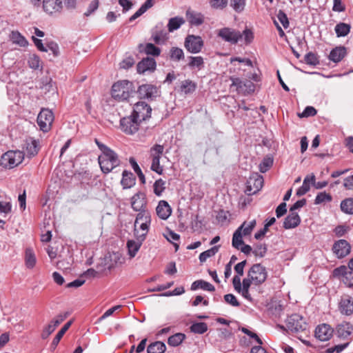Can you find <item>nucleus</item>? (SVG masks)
I'll return each mask as SVG.
<instances>
[{
	"mask_svg": "<svg viewBox=\"0 0 353 353\" xmlns=\"http://www.w3.org/2000/svg\"><path fill=\"white\" fill-rule=\"evenodd\" d=\"M185 339V335L184 334L176 333L168 338V343L170 346L176 347L179 345Z\"/></svg>",
	"mask_w": 353,
	"mask_h": 353,
	"instance_id": "nucleus-41",
	"label": "nucleus"
},
{
	"mask_svg": "<svg viewBox=\"0 0 353 353\" xmlns=\"http://www.w3.org/2000/svg\"><path fill=\"white\" fill-rule=\"evenodd\" d=\"M136 178H122L121 183L124 189L130 188L135 185Z\"/></svg>",
	"mask_w": 353,
	"mask_h": 353,
	"instance_id": "nucleus-63",
	"label": "nucleus"
},
{
	"mask_svg": "<svg viewBox=\"0 0 353 353\" xmlns=\"http://www.w3.org/2000/svg\"><path fill=\"white\" fill-rule=\"evenodd\" d=\"M339 310L343 314L350 315L353 313V299L345 295L342 296L339 303Z\"/></svg>",
	"mask_w": 353,
	"mask_h": 353,
	"instance_id": "nucleus-17",
	"label": "nucleus"
},
{
	"mask_svg": "<svg viewBox=\"0 0 353 353\" xmlns=\"http://www.w3.org/2000/svg\"><path fill=\"white\" fill-rule=\"evenodd\" d=\"M140 123L141 122L132 114L129 117L121 119L120 121V125L122 131L125 134H132L139 130Z\"/></svg>",
	"mask_w": 353,
	"mask_h": 353,
	"instance_id": "nucleus-10",
	"label": "nucleus"
},
{
	"mask_svg": "<svg viewBox=\"0 0 353 353\" xmlns=\"http://www.w3.org/2000/svg\"><path fill=\"white\" fill-rule=\"evenodd\" d=\"M156 212L161 219L166 220L171 215L172 209L168 203L163 200L159 201Z\"/></svg>",
	"mask_w": 353,
	"mask_h": 353,
	"instance_id": "nucleus-20",
	"label": "nucleus"
},
{
	"mask_svg": "<svg viewBox=\"0 0 353 353\" xmlns=\"http://www.w3.org/2000/svg\"><path fill=\"white\" fill-rule=\"evenodd\" d=\"M286 325L292 332H298L307 328V324L303 317L298 314H293L286 320Z\"/></svg>",
	"mask_w": 353,
	"mask_h": 353,
	"instance_id": "nucleus-11",
	"label": "nucleus"
},
{
	"mask_svg": "<svg viewBox=\"0 0 353 353\" xmlns=\"http://www.w3.org/2000/svg\"><path fill=\"white\" fill-rule=\"evenodd\" d=\"M23 149L25 150L26 154L28 158L36 156L40 150L39 140L32 138L27 139L23 146Z\"/></svg>",
	"mask_w": 353,
	"mask_h": 353,
	"instance_id": "nucleus-14",
	"label": "nucleus"
},
{
	"mask_svg": "<svg viewBox=\"0 0 353 353\" xmlns=\"http://www.w3.org/2000/svg\"><path fill=\"white\" fill-rule=\"evenodd\" d=\"M273 164V159L270 157L265 158L259 165L261 172L265 173Z\"/></svg>",
	"mask_w": 353,
	"mask_h": 353,
	"instance_id": "nucleus-51",
	"label": "nucleus"
},
{
	"mask_svg": "<svg viewBox=\"0 0 353 353\" xmlns=\"http://www.w3.org/2000/svg\"><path fill=\"white\" fill-rule=\"evenodd\" d=\"M159 89L151 84H143L138 88L137 94L139 99L152 101L159 96Z\"/></svg>",
	"mask_w": 353,
	"mask_h": 353,
	"instance_id": "nucleus-9",
	"label": "nucleus"
},
{
	"mask_svg": "<svg viewBox=\"0 0 353 353\" xmlns=\"http://www.w3.org/2000/svg\"><path fill=\"white\" fill-rule=\"evenodd\" d=\"M347 54L346 48L344 46H337L332 49L328 56L330 61L334 63L340 62Z\"/></svg>",
	"mask_w": 353,
	"mask_h": 353,
	"instance_id": "nucleus-22",
	"label": "nucleus"
},
{
	"mask_svg": "<svg viewBox=\"0 0 353 353\" xmlns=\"http://www.w3.org/2000/svg\"><path fill=\"white\" fill-rule=\"evenodd\" d=\"M62 8L61 0H43V9L49 14L59 12Z\"/></svg>",
	"mask_w": 353,
	"mask_h": 353,
	"instance_id": "nucleus-16",
	"label": "nucleus"
},
{
	"mask_svg": "<svg viewBox=\"0 0 353 353\" xmlns=\"http://www.w3.org/2000/svg\"><path fill=\"white\" fill-rule=\"evenodd\" d=\"M185 20L183 17H175L170 18L168 23V29L170 32H172L174 30H178L183 23Z\"/></svg>",
	"mask_w": 353,
	"mask_h": 353,
	"instance_id": "nucleus-30",
	"label": "nucleus"
},
{
	"mask_svg": "<svg viewBox=\"0 0 353 353\" xmlns=\"http://www.w3.org/2000/svg\"><path fill=\"white\" fill-rule=\"evenodd\" d=\"M349 230V227L345 225H338L334 228V232L338 237H341L344 236L345 234Z\"/></svg>",
	"mask_w": 353,
	"mask_h": 353,
	"instance_id": "nucleus-64",
	"label": "nucleus"
},
{
	"mask_svg": "<svg viewBox=\"0 0 353 353\" xmlns=\"http://www.w3.org/2000/svg\"><path fill=\"white\" fill-rule=\"evenodd\" d=\"M243 236L242 232H239L237 230H235L232 241V245L234 248L239 250L240 247L243 245Z\"/></svg>",
	"mask_w": 353,
	"mask_h": 353,
	"instance_id": "nucleus-43",
	"label": "nucleus"
},
{
	"mask_svg": "<svg viewBox=\"0 0 353 353\" xmlns=\"http://www.w3.org/2000/svg\"><path fill=\"white\" fill-rule=\"evenodd\" d=\"M216 35L223 41L231 44H236L242 39V34L240 31L228 27L219 29Z\"/></svg>",
	"mask_w": 353,
	"mask_h": 353,
	"instance_id": "nucleus-4",
	"label": "nucleus"
},
{
	"mask_svg": "<svg viewBox=\"0 0 353 353\" xmlns=\"http://www.w3.org/2000/svg\"><path fill=\"white\" fill-rule=\"evenodd\" d=\"M196 83L190 79L181 82L180 90L185 94H191L195 91Z\"/></svg>",
	"mask_w": 353,
	"mask_h": 353,
	"instance_id": "nucleus-29",
	"label": "nucleus"
},
{
	"mask_svg": "<svg viewBox=\"0 0 353 353\" xmlns=\"http://www.w3.org/2000/svg\"><path fill=\"white\" fill-rule=\"evenodd\" d=\"M145 205V195L143 192H137L131 199V205L132 209L135 211L143 210Z\"/></svg>",
	"mask_w": 353,
	"mask_h": 353,
	"instance_id": "nucleus-18",
	"label": "nucleus"
},
{
	"mask_svg": "<svg viewBox=\"0 0 353 353\" xmlns=\"http://www.w3.org/2000/svg\"><path fill=\"white\" fill-rule=\"evenodd\" d=\"M220 245H214V247L211 248L210 249L201 252L199 255V261L201 263H203L206 261V260L214 256L219 251Z\"/></svg>",
	"mask_w": 353,
	"mask_h": 353,
	"instance_id": "nucleus-39",
	"label": "nucleus"
},
{
	"mask_svg": "<svg viewBox=\"0 0 353 353\" xmlns=\"http://www.w3.org/2000/svg\"><path fill=\"white\" fill-rule=\"evenodd\" d=\"M230 6L236 12H241L245 8V0H230Z\"/></svg>",
	"mask_w": 353,
	"mask_h": 353,
	"instance_id": "nucleus-48",
	"label": "nucleus"
},
{
	"mask_svg": "<svg viewBox=\"0 0 353 353\" xmlns=\"http://www.w3.org/2000/svg\"><path fill=\"white\" fill-rule=\"evenodd\" d=\"M332 199V196L330 194H327L325 192H319L314 200L315 204H320L324 202H330Z\"/></svg>",
	"mask_w": 353,
	"mask_h": 353,
	"instance_id": "nucleus-46",
	"label": "nucleus"
},
{
	"mask_svg": "<svg viewBox=\"0 0 353 353\" xmlns=\"http://www.w3.org/2000/svg\"><path fill=\"white\" fill-rule=\"evenodd\" d=\"M267 252V247L265 244L259 243L254 246L252 251L256 256L263 257Z\"/></svg>",
	"mask_w": 353,
	"mask_h": 353,
	"instance_id": "nucleus-49",
	"label": "nucleus"
},
{
	"mask_svg": "<svg viewBox=\"0 0 353 353\" xmlns=\"http://www.w3.org/2000/svg\"><path fill=\"white\" fill-rule=\"evenodd\" d=\"M208 325L204 322L193 323L190 327L191 332L198 334H202L208 330Z\"/></svg>",
	"mask_w": 353,
	"mask_h": 353,
	"instance_id": "nucleus-38",
	"label": "nucleus"
},
{
	"mask_svg": "<svg viewBox=\"0 0 353 353\" xmlns=\"http://www.w3.org/2000/svg\"><path fill=\"white\" fill-rule=\"evenodd\" d=\"M305 61L307 64L312 65H316L319 63L317 56L313 52L306 54Z\"/></svg>",
	"mask_w": 353,
	"mask_h": 353,
	"instance_id": "nucleus-53",
	"label": "nucleus"
},
{
	"mask_svg": "<svg viewBox=\"0 0 353 353\" xmlns=\"http://www.w3.org/2000/svg\"><path fill=\"white\" fill-rule=\"evenodd\" d=\"M138 242H136L132 240H130L127 243V247L128 249V254L130 256V258H133L137 254V252L140 249L142 241H141V239L139 237H137Z\"/></svg>",
	"mask_w": 353,
	"mask_h": 353,
	"instance_id": "nucleus-31",
	"label": "nucleus"
},
{
	"mask_svg": "<svg viewBox=\"0 0 353 353\" xmlns=\"http://www.w3.org/2000/svg\"><path fill=\"white\" fill-rule=\"evenodd\" d=\"M186 16L188 21L191 25L200 26L203 23V16L199 12L188 10Z\"/></svg>",
	"mask_w": 353,
	"mask_h": 353,
	"instance_id": "nucleus-26",
	"label": "nucleus"
},
{
	"mask_svg": "<svg viewBox=\"0 0 353 353\" xmlns=\"http://www.w3.org/2000/svg\"><path fill=\"white\" fill-rule=\"evenodd\" d=\"M129 163L134 172L137 174V176H145L134 157H130L129 159Z\"/></svg>",
	"mask_w": 353,
	"mask_h": 353,
	"instance_id": "nucleus-58",
	"label": "nucleus"
},
{
	"mask_svg": "<svg viewBox=\"0 0 353 353\" xmlns=\"http://www.w3.org/2000/svg\"><path fill=\"white\" fill-rule=\"evenodd\" d=\"M54 121V114L48 109H42L37 117V124L40 130L44 132H48Z\"/></svg>",
	"mask_w": 353,
	"mask_h": 353,
	"instance_id": "nucleus-7",
	"label": "nucleus"
},
{
	"mask_svg": "<svg viewBox=\"0 0 353 353\" xmlns=\"http://www.w3.org/2000/svg\"><path fill=\"white\" fill-rule=\"evenodd\" d=\"M315 179L305 178L303 185L297 190L296 194L299 196L305 194L310 190V186L313 185V180Z\"/></svg>",
	"mask_w": 353,
	"mask_h": 353,
	"instance_id": "nucleus-35",
	"label": "nucleus"
},
{
	"mask_svg": "<svg viewBox=\"0 0 353 353\" xmlns=\"http://www.w3.org/2000/svg\"><path fill=\"white\" fill-rule=\"evenodd\" d=\"M72 323V321H70L67 322L62 327L61 329L58 332V333L56 334L54 338L52 340V342L51 343V348L54 350L57 345L59 344L60 340L63 337V336L65 334V333L68 331V330L70 328Z\"/></svg>",
	"mask_w": 353,
	"mask_h": 353,
	"instance_id": "nucleus-27",
	"label": "nucleus"
},
{
	"mask_svg": "<svg viewBox=\"0 0 353 353\" xmlns=\"http://www.w3.org/2000/svg\"><path fill=\"white\" fill-rule=\"evenodd\" d=\"M255 85L250 81H245L243 82V88L240 92H243L244 94H251L254 92Z\"/></svg>",
	"mask_w": 353,
	"mask_h": 353,
	"instance_id": "nucleus-50",
	"label": "nucleus"
},
{
	"mask_svg": "<svg viewBox=\"0 0 353 353\" xmlns=\"http://www.w3.org/2000/svg\"><path fill=\"white\" fill-rule=\"evenodd\" d=\"M301 223V218L297 212L290 211V214L283 221L285 229H292L297 227Z\"/></svg>",
	"mask_w": 353,
	"mask_h": 353,
	"instance_id": "nucleus-19",
	"label": "nucleus"
},
{
	"mask_svg": "<svg viewBox=\"0 0 353 353\" xmlns=\"http://www.w3.org/2000/svg\"><path fill=\"white\" fill-rule=\"evenodd\" d=\"M334 274L336 276H343L345 279H347V275L349 274L351 275L352 272L347 271V268L345 265H341L334 270Z\"/></svg>",
	"mask_w": 353,
	"mask_h": 353,
	"instance_id": "nucleus-62",
	"label": "nucleus"
},
{
	"mask_svg": "<svg viewBox=\"0 0 353 353\" xmlns=\"http://www.w3.org/2000/svg\"><path fill=\"white\" fill-rule=\"evenodd\" d=\"M350 243L344 239L336 241L332 246V251L338 259L345 257L350 253Z\"/></svg>",
	"mask_w": 353,
	"mask_h": 353,
	"instance_id": "nucleus-12",
	"label": "nucleus"
},
{
	"mask_svg": "<svg viewBox=\"0 0 353 353\" xmlns=\"http://www.w3.org/2000/svg\"><path fill=\"white\" fill-rule=\"evenodd\" d=\"M154 192L157 196H161L166 188V182L162 179H159L154 183Z\"/></svg>",
	"mask_w": 353,
	"mask_h": 353,
	"instance_id": "nucleus-45",
	"label": "nucleus"
},
{
	"mask_svg": "<svg viewBox=\"0 0 353 353\" xmlns=\"http://www.w3.org/2000/svg\"><path fill=\"white\" fill-rule=\"evenodd\" d=\"M353 330V325L347 322H343L336 327V335L343 339L348 337Z\"/></svg>",
	"mask_w": 353,
	"mask_h": 353,
	"instance_id": "nucleus-24",
	"label": "nucleus"
},
{
	"mask_svg": "<svg viewBox=\"0 0 353 353\" xmlns=\"http://www.w3.org/2000/svg\"><path fill=\"white\" fill-rule=\"evenodd\" d=\"M10 39L13 43L17 44L21 47H26L28 42L26 38L18 31H12L10 34Z\"/></svg>",
	"mask_w": 353,
	"mask_h": 353,
	"instance_id": "nucleus-33",
	"label": "nucleus"
},
{
	"mask_svg": "<svg viewBox=\"0 0 353 353\" xmlns=\"http://www.w3.org/2000/svg\"><path fill=\"white\" fill-rule=\"evenodd\" d=\"M341 210L348 214H353V199L348 198L345 199L341 203Z\"/></svg>",
	"mask_w": 353,
	"mask_h": 353,
	"instance_id": "nucleus-42",
	"label": "nucleus"
},
{
	"mask_svg": "<svg viewBox=\"0 0 353 353\" xmlns=\"http://www.w3.org/2000/svg\"><path fill=\"white\" fill-rule=\"evenodd\" d=\"M156 68V62L153 58L147 57L143 59L137 64V72L140 74H143L146 71H152Z\"/></svg>",
	"mask_w": 353,
	"mask_h": 353,
	"instance_id": "nucleus-21",
	"label": "nucleus"
},
{
	"mask_svg": "<svg viewBox=\"0 0 353 353\" xmlns=\"http://www.w3.org/2000/svg\"><path fill=\"white\" fill-rule=\"evenodd\" d=\"M333 329L328 324L323 323L316 327L315 336L321 341H328L333 334Z\"/></svg>",
	"mask_w": 353,
	"mask_h": 353,
	"instance_id": "nucleus-15",
	"label": "nucleus"
},
{
	"mask_svg": "<svg viewBox=\"0 0 353 353\" xmlns=\"http://www.w3.org/2000/svg\"><path fill=\"white\" fill-rule=\"evenodd\" d=\"M139 212L137 214L136 220L134 221L135 231L137 230V228L139 223L151 222L150 214L148 211L143 210Z\"/></svg>",
	"mask_w": 353,
	"mask_h": 353,
	"instance_id": "nucleus-32",
	"label": "nucleus"
},
{
	"mask_svg": "<svg viewBox=\"0 0 353 353\" xmlns=\"http://www.w3.org/2000/svg\"><path fill=\"white\" fill-rule=\"evenodd\" d=\"M248 276L254 282L255 285H259L265 281L268 272L264 266L260 263H256L250 268Z\"/></svg>",
	"mask_w": 353,
	"mask_h": 353,
	"instance_id": "nucleus-5",
	"label": "nucleus"
},
{
	"mask_svg": "<svg viewBox=\"0 0 353 353\" xmlns=\"http://www.w3.org/2000/svg\"><path fill=\"white\" fill-rule=\"evenodd\" d=\"M159 159L158 158H152V164H151V170L154 171L157 174H163V167L159 165Z\"/></svg>",
	"mask_w": 353,
	"mask_h": 353,
	"instance_id": "nucleus-56",
	"label": "nucleus"
},
{
	"mask_svg": "<svg viewBox=\"0 0 353 353\" xmlns=\"http://www.w3.org/2000/svg\"><path fill=\"white\" fill-rule=\"evenodd\" d=\"M132 92V83L128 80L117 81L112 87V96L118 101L127 100Z\"/></svg>",
	"mask_w": 353,
	"mask_h": 353,
	"instance_id": "nucleus-1",
	"label": "nucleus"
},
{
	"mask_svg": "<svg viewBox=\"0 0 353 353\" xmlns=\"http://www.w3.org/2000/svg\"><path fill=\"white\" fill-rule=\"evenodd\" d=\"M152 108L145 102L139 101L134 104L132 115L140 122L151 117Z\"/></svg>",
	"mask_w": 353,
	"mask_h": 353,
	"instance_id": "nucleus-8",
	"label": "nucleus"
},
{
	"mask_svg": "<svg viewBox=\"0 0 353 353\" xmlns=\"http://www.w3.org/2000/svg\"><path fill=\"white\" fill-rule=\"evenodd\" d=\"M57 326L50 321L49 324L46 325L42 331L41 336L43 339H47L56 329Z\"/></svg>",
	"mask_w": 353,
	"mask_h": 353,
	"instance_id": "nucleus-47",
	"label": "nucleus"
},
{
	"mask_svg": "<svg viewBox=\"0 0 353 353\" xmlns=\"http://www.w3.org/2000/svg\"><path fill=\"white\" fill-rule=\"evenodd\" d=\"M145 51L147 54H151L154 56H158L161 52L160 49L152 43H147L145 46Z\"/></svg>",
	"mask_w": 353,
	"mask_h": 353,
	"instance_id": "nucleus-55",
	"label": "nucleus"
},
{
	"mask_svg": "<svg viewBox=\"0 0 353 353\" xmlns=\"http://www.w3.org/2000/svg\"><path fill=\"white\" fill-rule=\"evenodd\" d=\"M170 57L172 60L179 61L184 59V53L182 49L177 47H172L170 49Z\"/></svg>",
	"mask_w": 353,
	"mask_h": 353,
	"instance_id": "nucleus-44",
	"label": "nucleus"
},
{
	"mask_svg": "<svg viewBox=\"0 0 353 353\" xmlns=\"http://www.w3.org/2000/svg\"><path fill=\"white\" fill-rule=\"evenodd\" d=\"M256 224V220L254 219L250 222L244 221L240 227H239L236 230L239 231V232H242V234L244 236L250 235L252 230L255 228Z\"/></svg>",
	"mask_w": 353,
	"mask_h": 353,
	"instance_id": "nucleus-28",
	"label": "nucleus"
},
{
	"mask_svg": "<svg viewBox=\"0 0 353 353\" xmlns=\"http://www.w3.org/2000/svg\"><path fill=\"white\" fill-rule=\"evenodd\" d=\"M150 224V223H141L138 225V226L143 232L141 234H137V236L139 237V239H141V241H144L145 236L148 232Z\"/></svg>",
	"mask_w": 353,
	"mask_h": 353,
	"instance_id": "nucleus-60",
	"label": "nucleus"
},
{
	"mask_svg": "<svg viewBox=\"0 0 353 353\" xmlns=\"http://www.w3.org/2000/svg\"><path fill=\"white\" fill-rule=\"evenodd\" d=\"M263 183V178H248L245 183V192L248 195L256 194L262 188Z\"/></svg>",
	"mask_w": 353,
	"mask_h": 353,
	"instance_id": "nucleus-13",
	"label": "nucleus"
},
{
	"mask_svg": "<svg viewBox=\"0 0 353 353\" xmlns=\"http://www.w3.org/2000/svg\"><path fill=\"white\" fill-rule=\"evenodd\" d=\"M350 25L345 23H339L335 26V32L338 37L347 36L350 31Z\"/></svg>",
	"mask_w": 353,
	"mask_h": 353,
	"instance_id": "nucleus-37",
	"label": "nucleus"
},
{
	"mask_svg": "<svg viewBox=\"0 0 353 353\" xmlns=\"http://www.w3.org/2000/svg\"><path fill=\"white\" fill-rule=\"evenodd\" d=\"M203 41L200 36L188 34L185 39L184 46L186 50L192 54H196L201 51L203 47Z\"/></svg>",
	"mask_w": 353,
	"mask_h": 353,
	"instance_id": "nucleus-6",
	"label": "nucleus"
},
{
	"mask_svg": "<svg viewBox=\"0 0 353 353\" xmlns=\"http://www.w3.org/2000/svg\"><path fill=\"white\" fill-rule=\"evenodd\" d=\"M25 261L26 265L28 268H32L35 265L36 257L32 249L27 248L26 250Z\"/></svg>",
	"mask_w": 353,
	"mask_h": 353,
	"instance_id": "nucleus-40",
	"label": "nucleus"
},
{
	"mask_svg": "<svg viewBox=\"0 0 353 353\" xmlns=\"http://www.w3.org/2000/svg\"><path fill=\"white\" fill-rule=\"evenodd\" d=\"M101 171L108 174L119 165L120 161L117 154L112 150L108 153L102 154L98 158Z\"/></svg>",
	"mask_w": 353,
	"mask_h": 353,
	"instance_id": "nucleus-2",
	"label": "nucleus"
},
{
	"mask_svg": "<svg viewBox=\"0 0 353 353\" xmlns=\"http://www.w3.org/2000/svg\"><path fill=\"white\" fill-rule=\"evenodd\" d=\"M25 154L20 150H10L4 153L1 158V165L8 169L19 165L24 159Z\"/></svg>",
	"mask_w": 353,
	"mask_h": 353,
	"instance_id": "nucleus-3",
	"label": "nucleus"
},
{
	"mask_svg": "<svg viewBox=\"0 0 353 353\" xmlns=\"http://www.w3.org/2000/svg\"><path fill=\"white\" fill-rule=\"evenodd\" d=\"M163 152V146L161 145H155L150 149V155L152 158L160 159Z\"/></svg>",
	"mask_w": 353,
	"mask_h": 353,
	"instance_id": "nucleus-52",
	"label": "nucleus"
},
{
	"mask_svg": "<svg viewBox=\"0 0 353 353\" xmlns=\"http://www.w3.org/2000/svg\"><path fill=\"white\" fill-rule=\"evenodd\" d=\"M225 301L234 307H238L240 305L239 302L237 301L236 296L232 294H227L224 296Z\"/></svg>",
	"mask_w": 353,
	"mask_h": 353,
	"instance_id": "nucleus-59",
	"label": "nucleus"
},
{
	"mask_svg": "<svg viewBox=\"0 0 353 353\" xmlns=\"http://www.w3.org/2000/svg\"><path fill=\"white\" fill-rule=\"evenodd\" d=\"M166 350L165 345L161 341H156L148 347V353H164Z\"/></svg>",
	"mask_w": 353,
	"mask_h": 353,
	"instance_id": "nucleus-34",
	"label": "nucleus"
},
{
	"mask_svg": "<svg viewBox=\"0 0 353 353\" xmlns=\"http://www.w3.org/2000/svg\"><path fill=\"white\" fill-rule=\"evenodd\" d=\"M189 59L188 66L190 68H196L198 70H201L204 68V61L202 57H190Z\"/></svg>",
	"mask_w": 353,
	"mask_h": 353,
	"instance_id": "nucleus-36",
	"label": "nucleus"
},
{
	"mask_svg": "<svg viewBox=\"0 0 353 353\" xmlns=\"http://www.w3.org/2000/svg\"><path fill=\"white\" fill-rule=\"evenodd\" d=\"M278 20L283 25L284 28H288L289 27L290 23L288 21V18L286 14L283 10H279L276 14Z\"/></svg>",
	"mask_w": 353,
	"mask_h": 353,
	"instance_id": "nucleus-54",
	"label": "nucleus"
},
{
	"mask_svg": "<svg viewBox=\"0 0 353 353\" xmlns=\"http://www.w3.org/2000/svg\"><path fill=\"white\" fill-rule=\"evenodd\" d=\"M156 3V0H146L145 3L139 8V9L133 14L132 15L129 21L132 22L136 19L141 17L142 14H143L148 9L152 8L154 3Z\"/></svg>",
	"mask_w": 353,
	"mask_h": 353,
	"instance_id": "nucleus-25",
	"label": "nucleus"
},
{
	"mask_svg": "<svg viewBox=\"0 0 353 353\" xmlns=\"http://www.w3.org/2000/svg\"><path fill=\"white\" fill-rule=\"evenodd\" d=\"M163 27V23H159L158 25H157L154 30H153L152 37L157 44L164 43L167 39V32L165 30L162 29Z\"/></svg>",
	"mask_w": 353,
	"mask_h": 353,
	"instance_id": "nucleus-23",
	"label": "nucleus"
},
{
	"mask_svg": "<svg viewBox=\"0 0 353 353\" xmlns=\"http://www.w3.org/2000/svg\"><path fill=\"white\" fill-rule=\"evenodd\" d=\"M212 8L215 9H223L228 5V0H210Z\"/></svg>",
	"mask_w": 353,
	"mask_h": 353,
	"instance_id": "nucleus-57",
	"label": "nucleus"
},
{
	"mask_svg": "<svg viewBox=\"0 0 353 353\" xmlns=\"http://www.w3.org/2000/svg\"><path fill=\"white\" fill-rule=\"evenodd\" d=\"M46 48L48 49V51H50L53 54L54 57L59 56V48L57 43L53 41L49 42Z\"/></svg>",
	"mask_w": 353,
	"mask_h": 353,
	"instance_id": "nucleus-61",
	"label": "nucleus"
}]
</instances>
